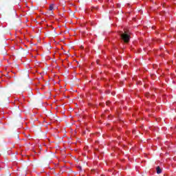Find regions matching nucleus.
Returning <instances> with one entry per match:
<instances>
[{
  "mask_svg": "<svg viewBox=\"0 0 176 176\" xmlns=\"http://www.w3.org/2000/svg\"><path fill=\"white\" fill-rule=\"evenodd\" d=\"M162 173V169H160V167H157V174H161Z\"/></svg>",
  "mask_w": 176,
  "mask_h": 176,
  "instance_id": "f03ea898",
  "label": "nucleus"
},
{
  "mask_svg": "<svg viewBox=\"0 0 176 176\" xmlns=\"http://www.w3.org/2000/svg\"><path fill=\"white\" fill-rule=\"evenodd\" d=\"M78 168H80V170H81V169H82V167H80V166H78Z\"/></svg>",
  "mask_w": 176,
  "mask_h": 176,
  "instance_id": "20e7f679",
  "label": "nucleus"
},
{
  "mask_svg": "<svg viewBox=\"0 0 176 176\" xmlns=\"http://www.w3.org/2000/svg\"><path fill=\"white\" fill-rule=\"evenodd\" d=\"M53 9H54V5L52 4L50 6V10H53Z\"/></svg>",
  "mask_w": 176,
  "mask_h": 176,
  "instance_id": "7ed1b4c3",
  "label": "nucleus"
},
{
  "mask_svg": "<svg viewBox=\"0 0 176 176\" xmlns=\"http://www.w3.org/2000/svg\"><path fill=\"white\" fill-rule=\"evenodd\" d=\"M119 34L120 38L125 42V43H129V41H130V35H129L126 32H124V33L122 31H120Z\"/></svg>",
  "mask_w": 176,
  "mask_h": 176,
  "instance_id": "f257e3e1",
  "label": "nucleus"
}]
</instances>
